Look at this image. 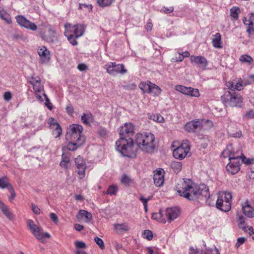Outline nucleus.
I'll list each match as a JSON object with an SVG mask.
<instances>
[{
    "mask_svg": "<svg viewBox=\"0 0 254 254\" xmlns=\"http://www.w3.org/2000/svg\"><path fill=\"white\" fill-rule=\"evenodd\" d=\"M134 126L131 123H125L119 129L120 138L116 142L117 150L123 156L132 158L135 156L136 148L134 146L133 140L126 138L134 133Z\"/></svg>",
    "mask_w": 254,
    "mask_h": 254,
    "instance_id": "1",
    "label": "nucleus"
},
{
    "mask_svg": "<svg viewBox=\"0 0 254 254\" xmlns=\"http://www.w3.org/2000/svg\"><path fill=\"white\" fill-rule=\"evenodd\" d=\"M177 192L190 200H194L201 196L205 198L209 197L208 188L204 184L197 186L190 179L181 180L176 186Z\"/></svg>",
    "mask_w": 254,
    "mask_h": 254,
    "instance_id": "2",
    "label": "nucleus"
},
{
    "mask_svg": "<svg viewBox=\"0 0 254 254\" xmlns=\"http://www.w3.org/2000/svg\"><path fill=\"white\" fill-rule=\"evenodd\" d=\"M135 143L138 148L143 152L152 153L155 149V136L150 132L137 133L135 138Z\"/></svg>",
    "mask_w": 254,
    "mask_h": 254,
    "instance_id": "3",
    "label": "nucleus"
},
{
    "mask_svg": "<svg viewBox=\"0 0 254 254\" xmlns=\"http://www.w3.org/2000/svg\"><path fill=\"white\" fill-rule=\"evenodd\" d=\"M223 158L230 157L231 159H241L243 163L246 165L252 164L254 162L253 158H247L240 148H235L232 144L227 146L226 149L221 153Z\"/></svg>",
    "mask_w": 254,
    "mask_h": 254,
    "instance_id": "4",
    "label": "nucleus"
},
{
    "mask_svg": "<svg viewBox=\"0 0 254 254\" xmlns=\"http://www.w3.org/2000/svg\"><path fill=\"white\" fill-rule=\"evenodd\" d=\"M223 104L227 107H241L243 99L239 93L235 91H226L221 97Z\"/></svg>",
    "mask_w": 254,
    "mask_h": 254,
    "instance_id": "5",
    "label": "nucleus"
},
{
    "mask_svg": "<svg viewBox=\"0 0 254 254\" xmlns=\"http://www.w3.org/2000/svg\"><path fill=\"white\" fill-rule=\"evenodd\" d=\"M83 127L78 124H72L69 126L67 128V133L65 136L67 140L78 141L79 144H83L85 138L82 134Z\"/></svg>",
    "mask_w": 254,
    "mask_h": 254,
    "instance_id": "6",
    "label": "nucleus"
},
{
    "mask_svg": "<svg viewBox=\"0 0 254 254\" xmlns=\"http://www.w3.org/2000/svg\"><path fill=\"white\" fill-rule=\"evenodd\" d=\"M217 194L216 208L222 211L228 212L231 208V193L229 191H223L218 193Z\"/></svg>",
    "mask_w": 254,
    "mask_h": 254,
    "instance_id": "7",
    "label": "nucleus"
},
{
    "mask_svg": "<svg viewBox=\"0 0 254 254\" xmlns=\"http://www.w3.org/2000/svg\"><path fill=\"white\" fill-rule=\"evenodd\" d=\"M27 224L33 235L40 242L43 243L45 239L50 238L51 236L48 232H44L43 229L35 224L32 220H28Z\"/></svg>",
    "mask_w": 254,
    "mask_h": 254,
    "instance_id": "8",
    "label": "nucleus"
},
{
    "mask_svg": "<svg viewBox=\"0 0 254 254\" xmlns=\"http://www.w3.org/2000/svg\"><path fill=\"white\" fill-rule=\"evenodd\" d=\"M190 148V145L189 141L184 140L180 145L173 150V156L175 158L182 160L189 153Z\"/></svg>",
    "mask_w": 254,
    "mask_h": 254,
    "instance_id": "9",
    "label": "nucleus"
},
{
    "mask_svg": "<svg viewBox=\"0 0 254 254\" xmlns=\"http://www.w3.org/2000/svg\"><path fill=\"white\" fill-rule=\"evenodd\" d=\"M29 83L33 86L35 95L36 98L40 102L44 101L43 97L46 94L44 90V86L41 83V79L39 77H32Z\"/></svg>",
    "mask_w": 254,
    "mask_h": 254,
    "instance_id": "10",
    "label": "nucleus"
},
{
    "mask_svg": "<svg viewBox=\"0 0 254 254\" xmlns=\"http://www.w3.org/2000/svg\"><path fill=\"white\" fill-rule=\"evenodd\" d=\"M138 87L143 93L151 94L154 96H158L162 91L158 86L149 81L140 82Z\"/></svg>",
    "mask_w": 254,
    "mask_h": 254,
    "instance_id": "11",
    "label": "nucleus"
},
{
    "mask_svg": "<svg viewBox=\"0 0 254 254\" xmlns=\"http://www.w3.org/2000/svg\"><path fill=\"white\" fill-rule=\"evenodd\" d=\"M104 68L109 74L113 75L118 73L124 74L127 72V70L123 64H117L115 62L108 63L105 65Z\"/></svg>",
    "mask_w": 254,
    "mask_h": 254,
    "instance_id": "12",
    "label": "nucleus"
},
{
    "mask_svg": "<svg viewBox=\"0 0 254 254\" xmlns=\"http://www.w3.org/2000/svg\"><path fill=\"white\" fill-rule=\"evenodd\" d=\"M175 89L177 91L186 95L195 97H198L200 96L199 91L197 88L178 85L175 86Z\"/></svg>",
    "mask_w": 254,
    "mask_h": 254,
    "instance_id": "13",
    "label": "nucleus"
},
{
    "mask_svg": "<svg viewBox=\"0 0 254 254\" xmlns=\"http://www.w3.org/2000/svg\"><path fill=\"white\" fill-rule=\"evenodd\" d=\"M229 163L226 167L227 171L232 175L236 174L240 170V160L237 159H231L228 157Z\"/></svg>",
    "mask_w": 254,
    "mask_h": 254,
    "instance_id": "14",
    "label": "nucleus"
},
{
    "mask_svg": "<svg viewBox=\"0 0 254 254\" xmlns=\"http://www.w3.org/2000/svg\"><path fill=\"white\" fill-rule=\"evenodd\" d=\"M76 166L77 168V172L78 174V178L80 179L85 177V171L86 168L85 162L83 158L78 156L75 160Z\"/></svg>",
    "mask_w": 254,
    "mask_h": 254,
    "instance_id": "15",
    "label": "nucleus"
},
{
    "mask_svg": "<svg viewBox=\"0 0 254 254\" xmlns=\"http://www.w3.org/2000/svg\"><path fill=\"white\" fill-rule=\"evenodd\" d=\"M15 19L18 24L22 27L33 31H35L37 29V26L35 23L26 19L23 16H16Z\"/></svg>",
    "mask_w": 254,
    "mask_h": 254,
    "instance_id": "16",
    "label": "nucleus"
},
{
    "mask_svg": "<svg viewBox=\"0 0 254 254\" xmlns=\"http://www.w3.org/2000/svg\"><path fill=\"white\" fill-rule=\"evenodd\" d=\"M242 211L244 214L249 218L254 217V205L248 200L245 201L241 204Z\"/></svg>",
    "mask_w": 254,
    "mask_h": 254,
    "instance_id": "17",
    "label": "nucleus"
},
{
    "mask_svg": "<svg viewBox=\"0 0 254 254\" xmlns=\"http://www.w3.org/2000/svg\"><path fill=\"white\" fill-rule=\"evenodd\" d=\"M203 121L202 120H194L188 122L185 126L186 131L193 132L196 129L200 128L203 124Z\"/></svg>",
    "mask_w": 254,
    "mask_h": 254,
    "instance_id": "18",
    "label": "nucleus"
},
{
    "mask_svg": "<svg viewBox=\"0 0 254 254\" xmlns=\"http://www.w3.org/2000/svg\"><path fill=\"white\" fill-rule=\"evenodd\" d=\"M48 124L50 126L51 129L52 131L53 134L55 136V137H59L62 133V129L60 125L53 118H49Z\"/></svg>",
    "mask_w": 254,
    "mask_h": 254,
    "instance_id": "19",
    "label": "nucleus"
},
{
    "mask_svg": "<svg viewBox=\"0 0 254 254\" xmlns=\"http://www.w3.org/2000/svg\"><path fill=\"white\" fill-rule=\"evenodd\" d=\"M245 218L242 215H238L237 221L239 228L243 230L245 232H248L250 235L254 234L253 228L247 226L245 224Z\"/></svg>",
    "mask_w": 254,
    "mask_h": 254,
    "instance_id": "20",
    "label": "nucleus"
},
{
    "mask_svg": "<svg viewBox=\"0 0 254 254\" xmlns=\"http://www.w3.org/2000/svg\"><path fill=\"white\" fill-rule=\"evenodd\" d=\"M38 54L40 57V61L42 64L48 63L50 59V53L45 46H42L37 49Z\"/></svg>",
    "mask_w": 254,
    "mask_h": 254,
    "instance_id": "21",
    "label": "nucleus"
},
{
    "mask_svg": "<svg viewBox=\"0 0 254 254\" xmlns=\"http://www.w3.org/2000/svg\"><path fill=\"white\" fill-rule=\"evenodd\" d=\"M180 213V210L176 207L167 208L165 211V217L167 221L169 223L171 222L178 217Z\"/></svg>",
    "mask_w": 254,
    "mask_h": 254,
    "instance_id": "22",
    "label": "nucleus"
},
{
    "mask_svg": "<svg viewBox=\"0 0 254 254\" xmlns=\"http://www.w3.org/2000/svg\"><path fill=\"white\" fill-rule=\"evenodd\" d=\"M164 171L162 169L156 170L154 174V183L156 187H159L163 185L164 182Z\"/></svg>",
    "mask_w": 254,
    "mask_h": 254,
    "instance_id": "23",
    "label": "nucleus"
},
{
    "mask_svg": "<svg viewBox=\"0 0 254 254\" xmlns=\"http://www.w3.org/2000/svg\"><path fill=\"white\" fill-rule=\"evenodd\" d=\"M243 22L247 26V32L251 33L254 28V13L250 14L248 17H244Z\"/></svg>",
    "mask_w": 254,
    "mask_h": 254,
    "instance_id": "24",
    "label": "nucleus"
},
{
    "mask_svg": "<svg viewBox=\"0 0 254 254\" xmlns=\"http://www.w3.org/2000/svg\"><path fill=\"white\" fill-rule=\"evenodd\" d=\"M190 254H220L218 250L214 247L211 249H207L205 251H199L197 249L190 247L189 250Z\"/></svg>",
    "mask_w": 254,
    "mask_h": 254,
    "instance_id": "25",
    "label": "nucleus"
},
{
    "mask_svg": "<svg viewBox=\"0 0 254 254\" xmlns=\"http://www.w3.org/2000/svg\"><path fill=\"white\" fill-rule=\"evenodd\" d=\"M190 60L192 63L202 66L203 69H204L207 65V60L201 56H191L190 57Z\"/></svg>",
    "mask_w": 254,
    "mask_h": 254,
    "instance_id": "26",
    "label": "nucleus"
},
{
    "mask_svg": "<svg viewBox=\"0 0 254 254\" xmlns=\"http://www.w3.org/2000/svg\"><path fill=\"white\" fill-rule=\"evenodd\" d=\"M114 227L116 233L118 234L123 233L130 229L128 224L126 222L121 224L116 223L114 224Z\"/></svg>",
    "mask_w": 254,
    "mask_h": 254,
    "instance_id": "27",
    "label": "nucleus"
},
{
    "mask_svg": "<svg viewBox=\"0 0 254 254\" xmlns=\"http://www.w3.org/2000/svg\"><path fill=\"white\" fill-rule=\"evenodd\" d=\"M212 44L215 48H222V37L219 33L212 35Z\"/></svg>",
    "mask_w": 254,
    "mask_h": 254,
    "instance_id": "28",
    "label": "nucleus"
},
{
    "mask_svg": "<svg viewBox=\"0 0 254 254\" xmlns=\"http://www.w3.org/2000/svg\"><path fill=\"white\" fill-rule=\"evenodd\" d=\"M78 218L83 219L85 222L89 223L91 220L92 216L91 213L84 210H80L79 211Z\"/></svg>",
    "mask_w": 254,
    "mask_h": 254,
    "instance_id": "29",
    "label": "nucleus"
},
{
    "mask_svg": "<svg viewBox=\"0 0 254 254\" xmlns=\"http://www.w3.org/2000/svg\"><path fill=\"white\" fill-rule=\"evenodd\" d=\"M85 27L84 25L78 24L74 25V36L78 38L82 36L85 31Z\"/></svg>",
    "mask_w": 254,
    "mask_h": 254,
    "instance_id": "30",
    "label": "nucleus"
},
{
    "mask_svg": "<svg viewBox=\"0 0 254 254\" xmlns=\"http://www.w3.org/2000/svg\"><path fill=\"white\" fill-rule=\"evenodd\" d=\"M0 18L7 24H10L12 23V20L10 14L1 7H0Z\"/></svg>",
    "mask_w": 254,
    "mask_h": 254,
    "instance_id": "31",
    "label": "nucleus"
},
{
    "mask_svg": "<svg viewBox=\"0 0 254 254\" xmlns=\"http://www.w3.org/2000/svg\"><path fill=\"white\" fill-rule=\"evenodd\" d=\"M152 218L162 223H165L167 222L165 216H164L163 212L161 211L153 213L152 215Z\"/></svg>",
    "mask_w": 254,
    "mask_h": 254,
    "instance_id": "32",
    "label": "nucleus"
},
{
    "mask_svg": "<svg viewBox=\"0 0 254 254\" xmlns=\"http://www.w3.org/2000/svg\"><path fill=\"white\" fill-rule=\"evenodd\" d=\"M0 209H1L2 213L8 219L12 220L14 218L13 214L10 211L7 206L3 202L2 204L0 206Z\"/></svg>",
    "mask_w": 254,
    "mask_h": 254,
    "instance_id": "33",
    "label": "nucleus"
},
{
    "mask_svg": "<svg viewBox=\"0 0 254 254\" xmlns=\"http://www.w3.org/2000/svg\"><path fill=\"white\" fill-rule=\"evenodd\" d=\"M81 120L83 123L88 125L93 122V116L91 113H84L81 117Z\"/></svg>",
    "mask_w": 254,
    "mask_h": 254,
    "instance_id": "34",
    "label": "nucleus"
},
{
    "mask_svg": "<svg viewBox=\"0 0 254 254\" xmlns=\"http://www.w3.org/2000/svg\"><path fill=\"white\" fill-rule=\"evenodd\" d=\"M11 185L9 183V180L6 177H3L0 178V188L4 189L7 188V190L11 187Z\"/></svg>",
    "mask_w": 254,
    "mask_h": 254,
    "instance_id": "35",
    "label": "nucleus"
},
{
    "mask_svg": "<svg viewBox=\"0 0 254 254\" xmlns=\"http://www.w3.org/2000/svg\"><path fill=\"white\" fill-rule=\"evenodd\" d=\"M62 160L60 162V166L62 167L67 169V164L70 161L69 156L68 154L64 153L62 156Z\"/></svg>",
    "mask_w": 254,
    "mask_h": 254,
    "instance_id": "36",
    "label": "nucleus"
},
{
    "mask_svg": "<svg viewBox=\"0 0 254 254\" xmlns=\"http://www.w3.org/2000/svg\"><path fill=\"white\" fill-rule=\"evenodd\" d=\"M64 36H67V34H66V32H67V33L69 35H73V36L74 35V25H73L70 23H67L64 24Z\"/></svg>",
    "mask_w": 254,
    "mask_h": 254,
    "instance_id": "37",
    "label": "nucleus"
},
{
    "mask_svg": "<svg viewBox=\"0 0 254 254\" xmlns=\"http://www.w3.org/2000/svg\"><path fill=\"white\" fill-rule=\"evenodd\" d=\"M69 142L67 145V149L71 151H74L77 147L82 145L83 144H79L78 141H74L73 140H69Z\"/></svg>",
    "mask_w": 254,
    "mask_h": 254,
    "instance_id": "38",
    "label": "nucleus"
},
{
    "mask_svg": "<svg viewBox=\"0 0 254 254\" xmlns=\"http://www.w3.org/2000/svg\"><path fill=\"white\" fill-rule=\"evenodd\" d=\"M115 0H97L99 6L102 7L110 6Z\"/></svg>",
    "mask_w": 254,
    "mask_h": 254,
    "instance_id": "39",
    "label": "nucleus"
},
{
    "mask_svg": "<svg viewBox=\"0 0 254 254\" xmlns=\"http://www.w3.org/2000/svg\"><path fill=\"white\" fill-rule=\"evenodd\" d=\"M240 8L237 6H234L230 9V16L235 20L238 19Z\"/></svg>",
    "mask_w": 254,
    "mask_h": 254,
    "instance_id": "40",
    "label": "nucleus"
},
{
    "mask_svg": "<svg viewBox=\"0 0 254 254\" xmlns=\"http://www.w3.org/2000/svg\"><path fill=\"white\" fill-rule=\"evenodd\" d=\"M171 167L175 173H179L182 169V164L181 162L173 161L171 164Z\"/></svg>",
    "mask_w": 254,
    "mask_h": 254,
    "instance_id": "41",
    "label": "nucleus"
},
{
    "mask_svg": "<svg viewBox=\"0 0 254 254\" xmlns=\"http://www.w3.org/2000/svg\"><path fill=\"white\" fill-rule=\"evenodd\" d=\"M118 190V187L116 185H112L108 188L107 193L110 195H115Z\"/></svg>",
    "mask_w": 254,
    "mask_h": 254,
    "instance_id": "42",
    "label": "nucleus"
},
{
    "mask_svg": "<svg viewBox=\"0 0 254 254\" xmlns=\"http://www.w3.org/2000/svg\"><path fill=\"white\" fill-rule=\"evenodd\" d=\"M150 119L158 123H163L164 121V118L158 114L151 115Z\"/></svg>",
    "mask_w": 254,
    "mask_h": 254,
    "instance_id": "43",
    "label": "nucleus"
},
{
    "mask_svg": "<svg viewBox=\"0 0 254 254\" xmlns=\"http://www.w3.org/2000/svg\"><path fill=\"white\" fill-rule=\"evenodd\" d=\"M239 59L241 62L245 63L250 64L253 61L252 58L247 55H242Z\"/></svg>",
    "mask_w": 254,
    "mask_h": 254,
    "instance_id": "44",
    "label": "nucleus"
},
{
    "mask_svg": "<svg viewBox=\"0 0 254 254\" xmlns=\"http://www.w3.org/2000/svg\"><path fill=\"white\" fill-rule=\"evenodd\" d=\"M142 237L150 241L152 239L153 233L149 230H145L142 233Z\"/></svg>",
    "mask_w": 254,
    "mask_h": 254,
    "instance_id": "45",
    "label": "nucleus"
},
{
    "mask_svg": "<svg viewBox=\"0 0 254 254\" xmlns=\"http://www.w3.org/2000/svg\"><path fill=\"white\" fill-rule=\"evenodd\" d=\"M67 36H65L69 42L73 46H75L77 44V42L76 40L75 36L74 37L73 35H69L67 32H66Z\"/></svg>",
    "mask_w": 254,
    "mask_h": 254,
    "instance_id": "46",
    "label": "nucleus"
},
{
    "mask_svg": "<svg viewBox=\"0 0 254 254\" xmlns=\"http://www.w3.org/2000/svg\"><path fill=\"white\" fill-rule=\"evenodd\" d=\"M94 241L101 250L105 249L104 243L102 239L98 237H96L94 238Z\"/></svg>",
    "mask_w": 254,
    "mask_h": 254,
    "instance_id": "47",
    "label": "nucleus"
},
{
    "mask_svg": "<svg viewBox=\"0 0 254 254\" xmlns=\"http://www.w3.org/2000/svg\"><path fill=\"white\" fill-rule=\"evenodd\" d=\"M150 199V197L145 198L143 196L141 195L139 200L142 202L145 211H147V202Z\"/></svg>",
    "mask_w": 254,
    "mask_h": 254,
    "instance_id": "48",
    "label": "nucleus"
},
{
    "mask_svg": "<svg viewBox=\"0 0 254 254\" xmlns=\"http://www.w3.org/2000/svg\"><path fill=\"white\" fill-rule=\"evenodd\" d=\"M74 244L76 249H85L86 248V244L82 241H76Z\"/></svg>",
    "mask_w": 254,
    "mask_h": 254,
    "instance_id": "49",
    "label": "nucleus"
},
{
    "mask_svg": "<svg viewBox=\"0 0 254 254\" xmlns=\"http://www.w3.org/2000/svg\"><path fill=\"white\" fill-rule=\"evenodd\" d=\"M247 239L245 237H240L237 239V242L235 244V247L236 248H238L240 247L242 245L245 243V242L246 241Z\"/></svg>",
    "mask_w": 254,
    "mask_h": 254,
    "instance_id": "50",
    "label": "nucleus"
},
{
    "mask_svg": "<svg viewBox=\"0 0 254 254\" xmlns=\"http://www.w3.org/2000/svg\"><path fill=\"white\" fill-rule=\"evenodd\" d=\"M44 100H45V106L50 110H51L53 108L52 104L50 102V100L46 94H44L43 96Z\"/></svg>",
    "mask_w": 254,
    "mask_h": 254,
    "instance_id": "51",
    "label": "nucleus"
},
{
    "mask_svg": "<svg viewBox=\"0 0 254 254\" xmlns=\"http://www.w3.org/2000/svg\"><path fill=\"white\" fill-rule=\"evenodd\" d=\"M235 84H236V80H230V81L227 82L226 83V86L229 89H231L232 90L235 89V87H236Z\"/></svg>",
    "mask_w": 254,
    "mask_h": 254,
    "instance_id": "52",
    "label": "nucleus"
},
{
    "mask_svg": "<svg viewBox=\"0 0 254 254\" xmlns=\"http://www.w3.org/2000/svg\"><path fill=\"white\" fill-rule=\"evenodd\" d=\"M8 190L10 194V195L9 197V200L10 202H12V200L14 199L16 196V194L12 186L11 187H10Z\"/></svg>",
    "mask_w": 254,
    "mask_h": 254,
    "instance_id": "53",
    "label": "nucleus"
},
{
    "mask_svg": "<svg viewBox=\"0 0 254 254\" xmlns=\"http://www.w3.org/2000/svg\"><path fill=\"white\" fill-rule=\"evenodd\" d=\"M32 210L33 213L36 215H39L41 213L40 209L35 204L32 203L31 205Z\"/></svg>",
    "mask_w": 254,
    "mask_h": 254,
    "instance_id": "54",
    "label": "nucleus"
},
{
    "mask_svg": "<svg viewBox=\"0 0 254 254\" xmlns=\"http://www.w3.org/2000/svg\"><path fill=\"white\" fill-rule=\"evenodd\" d=\"M229 134L230 136L235 138H240L242 135V133L241 130H238L235 133L230 132Z\"/></svg>",
    "mask_w": 254,
    "mask_h": 254,
    "instance_id": "55",
    "label": "nucleus"
},
{
    "mask_svg": "<svg viewBox=\"0 0 254 254\" xmlns=\"http://www.w3.org/2000/svg\"><path fill=\"white\" fill-rule=\"evenodd\" d=\"M236 87H235V89L238 91H240L243 89V84H242V80L241 79L239 80L238 81L236 80Z\"/></svg>",
    "mask_w": 254,
    "mask_h": 254,
    "instance_id": "56",
    "label": "nucleus"
},
{
    "mask_svg": "<svg viewBox=\"0 0 254 254\" xmlns=\"http://www.w3.org/2000/svg\"><path fill=\"white\" fill-rule=\"evenodd\" d=\"M121 182L125 185H128L130 182V179L126 175H124L121 178Z\"/></svg>",
    "mask_w": 254,
    "mask_h": 254,
    "instance_id": "57",
    "label": "nucleus"
},
{
    "mask_svg": "<svg viewBox=\"0 0 254 254\" xmlns=\"http://www.w3.org/2000/svg\"><path fill=\"white\" fill-rule=\"evenodd\" d=\"M50 217L55 223L57 224L58 223V218L56 214L54 213H51L50 214Z\"/></svg>",
    "mask_w": 254,
    "mask_h": 254,
    "instance_id": "58",
    "label": "nucleus"
},
{
    "mask_svg": "<svg viewBox=\"0 0 254 254\" xmlns=\"http://www.w3.org/2000/svg\"><path fill=\"white\" fill-rule=\"evenodd\" d=\"M163 11L165 13H170L171 12H173V11L174 10V8L173 7H163Z\"/></svg>",
    "mask_w": 254,
    "mask_h": 254,
    "instance_id": "59",
    "label": "nucleus"
},
{
    "mask_svg": "<svg viewBox=\"0 0 254 254\" xmlns=\"http://www.w3.org/2000/svg\"><path fill=\"white\" fill-rule=\"evenodd\" d=\"M66 110L67 113L69 115H71L74 112L73 108V107L71 105H69L66 106Z\"/></svg>",
    "mask_w": 254,
    "mask_h": 254,
    "instance_id": "60",
    "label": "nucleus"
},
{
    "mask_svg": "<svg viewBox=\"0 0 254 254\" xmlns=\"http://www.w3.org/2000/svg\"><path fill=\"white\" fill-rule=\"evenodd\" d=\"M11 94L9 92H6L3 95L4 99L7 101L11 99Z\"/></svg>",
    "mask_w": 254,
    "mask_h": 254,
    "instance_id": "61",
    "label": "nucleus"
},
{
    "mask_svg": "<svg viewBox=\"0 0 254 254\" xmlns=\"http://www.w3.org/2000/svg\"><path fill=\"white\" fill-rule=\"evenodd\" d=\"M77 68L80 71H84L87 68V66L84 64H80L77 65Z\"/></svg>",
    "mask_w": 254,
    "mask_h": 254,
    "instance_id": "62",
    "label": "nucleus"
},
{
    "mask_svg": "<svg viewBox=\"0 0 254 254\" xmlns=\"http://www.w3.org/2000/svg\"><path fill=\"white\" fill-rule=\"evenodd\" d=\"M246 117L248 118L252 119L254 118V111L253 110L249 111L246 114Z\"/></svg>",
    "mask_w": 254,
    "mask_h": 254,
    "instance_id": "63",
    "label": "nucleus"
},
{
    "mask_svg": "<svg viewBox=\"0 0 254 254\" xmlns=\"http://www.w3.org/2000/svg\"><path fill=\"white\" fill-rule=\"evenodd\" d=\"M148 254H158V253L157 251H154L151 247H148L147 249Z\"/></svg>",
    "mask_w": 254,
    "mask_h": 254,
    "instance_id": "64",
    "label": "nucleus"
}]
</instances>
